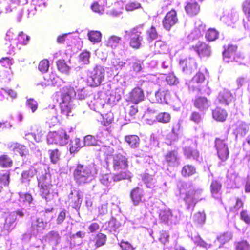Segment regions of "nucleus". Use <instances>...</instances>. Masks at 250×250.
<instances>
[{"label":"nucleus","instance_id":"f257e3e1","mask_svg":"<svg viewBox=\"0 0 250 250\" xmlns=\"http://www.w3.org/2000/svg\"><path fill=\"white\" fill-rule=\"evenodd\" d=\"M75 96V89L71 86H65L53 94V99L59 103L62 118L69 116L71 111L70 103Z\"/></svg>","mask_w":250,"mask_h":250},{"label":"nucleus","instance_id":"f03ea898","mask_svg":"<svg viewBox=\"0 0 250 250\" xmlns=\"http://www.w3.org/2000/svg\"><path fill=\"white\" fill-rule=\"evenodd\" d=\"M97 173L95 168L79 164L74 171V177L78 185H83L91 182Z\"/></svg>","mask_w":250,"mask_h":250},{"label":"nucleus","instance_id":"7ed1b4c3","mask_svg":"<svg viewBox=\"0 0 250 250\" xmlns=\"http://www.w3.org/2000/svg\"><path fill=\"white\" fill-rule=\"evenodd\" d=\"M46 175L42 177H38V187L40 189V195L46 201H50L57 195V192L53 189V186L47 181Z\"/></svg>","mask_w":250,"mask_h":250},{"label":"nucleus","instance_id":"20e7f679","mask_svg":"<svg viewBox=\"0 0 250 250\" xmlns=\"http://www.w3.org/2000/svg\"><path fill=\"white\" fill-rule=\"evenodd\" d=\"M184 186L188 188V191L185 193L184 200L187 205V209H189L191 207H194L198 201L202 199V194L203 192L202 189H195L189 183H185Z\"/></svg>","mask_w":250,"mask_h":250},{"label":"nucleus","instance_id":"39448f33","mask_svg":"<svg viewBox=\"0 0 250 250\" xmlns=\"http://www.w3.org/2000/svg\"><path fill=\"white\" fill-rule=\"evenodd\" d=\"M17 215L22 217L24 216V213L22 211L18 210L17 212L5 214L0 219V222L2 225L1 226V230L5 234L9 233L15 228Z\"/></svg>","mask_w":250,"mask_h":250},{"label":"nucleus","instance_id":"423d86ee","mask_svg":"<svg viewBox=\"0 0 250 250\" xmlns=\"http://www.w3.org/2000/svg\"><path fill=\"white\" fill-rule=\"evenodd\" d=\"M69 136L66 131L60 128L57 130L50 131L47 135V141L50 144H56L63 146L68 143Z\"/></svg>","mask_w":250,"mask_h":250},{"label":"nucleus","instance_id":"0eeeda50","mask_svg":"<svg viewBox=\"0 0 250 250\" xmlns=\"http://www.w3.org/2000/svg\"><path fill=\"white\" fill-rule=\"evenodd\" d=\"M105 70L100 65L96 66L91 71L88 82L91 87H97L101 85L104 80Z\"/></svg>","mask_w":250,"mask_h":250},{"label":"nucleus","instance_id":"6e6552de","mask_svg":"<svg viewBox=\"0 0 250 250\" xmlns=\"http://www.w3.org/2000/svg\"><path fill=\"white\" fill-rule=\"evenodd\" d=\"M205 76L203 73L198 72L188 83V89L192 91L202 93L204 91L207 85L205 82Z\"/></svg>","mask_w":250,"mask_h":250},{"label":"nucleus","instance_id":"1a4fd4ad","mask_svg":"<svg viewBox=\"0 0 250 250\" xmlns=\"http://www.w3.org/2000/svg\"><path fill=\"white\" fill-rule=\"evenodd\" d=\"M224 50L223 52V56L224 60L227 62H232L235 61L238 62L239 64L242 63L241 60L243 59L240 54L237 53V46L236 45L229 44L227 47L224 46Z\"/></svg>","mask_w":250,"mask_h":250},{"label":"nucleus","instance_id":"9d476101","mask_svg":"<svg viewBox=\"0 0 250 250\" xmlns=\"http://www.w3.org/2000/svg\"><path fill=\"white\" fill-rule=\"evenodd\" d=\"M125 35L129 40V45L134 49H139L141 46V42L143 40L142 32L138 30V27H134L129 30L125 31Z\"/></svg>","mask_w":250,"mask_h":250},{"label":"nucleus","instance_id":"9b49d317","mask_svg":"<svg viewBox=\"0 0 250 250\" xmlns=\"http://www.w3.org/2000/svg\"><path fill=\"white\" fill-rule=\"evenodd\" d=\"M191 48L200 58L209 57L211 53V47L204 41H199Z\"/></svg>","mask_w":250,"mask_h":250},{"label":"nucleus","instance_id":"f8f14e48","mask_svg":"<svg viewBox=\"0 0 250 250\" xmlns=\"http://www.w3.org/2000/svg\"><path fill=\"white\" fill-rule=\"evenodd\" d=\"M178 21L176 11L172 9L166 13L162 21L163 27L167 31H170L172 26Z\"/></svg>","mask_w":250,"mask_h":250},{"label":"nucleus","instance_id":"ddd939ff","mask_svg":"<svg viewBox=\"0 0 250 250\" xmlns=\"http://www.w3.org/2000/svg\"><path fill=\"white\" fill-rule=\"evenodd\" d=\"M145 93L143 89L139 86H136L128 93L127 101L137 104L145 100Z\"/></svg>","mask_w":250,"mask_h":250},{"label":"nucleus","instance_id":"4468645a","mask_svg":"<svg viewBox=\"0 0 250 250\" xmlns=\"http://www.w3.org/2000/svg\"><path fill=\"white\" fill-rule=\"evenodd\" d=\"M159 217L160 220L166 224H175L178 221L177 215H175L174 213H172L170 210L167 208L159 210Z\"/></svg>","mask_w":250,"mask_h":250},{"label":"nucleus","instance_id":"2eb2a0df","mask_svg":"<svg viewBox=\"0 0 250 250\" xmlns=\"http://www.w3.org/2000/svg\"><path fill=\"white\" fill-rule=\"evenodd\" d=\"M227 139V135L224 136L223 139L220 138L215 139V146L217 151L218 156H228L229 155V148L224 143L225 141Z\"/></svg>","mask_w":250,"mask_h":250},{"label":"nucleus","instance_id":"dca6fc26","mask_svg":"<svg viewBox=\"0 0 250 250\" xmlns=\"http://www.w3.org/2000/svg\"><path fill=\"white\" fill-rule=\"evenodd\" d=\"M232 99V95L230 92L228 90L224 89L220 91L216 97L215 101L216 104H222L228 106L231 102Z\"/></svg>","mask_w":250,"mask_h":250},{"label":"nucleus","instance_id":"f3484780","mask_svg":"<svg viewBox=\"0 0 250 250\" xmlns=\"http://www.w3.org/2000/svg\"><path fill=\"white\" fill-rule=\"evenodd\" d=\"M194 107L200 111L207 109L210 104V101L206 97L197 95L193 100Z\"/></svg>","mask_w":250,"mask_h":250},{"label":"nucleus","instance_id":"a211bd4d","mask_svg":"<svg viewBox=\"0 0 250 250\" xmlns=\"http://www.w3.org/2000/svg\"><path fill=\"white\" fill-rule=\"evenodd\" d=\"M9 150L11 154L17 156H25L28 153V150L26 147L18 143L11 144L9 147Z\"/></svg>","mask_w":250,"mask_h":250},{"label":"nucleus","instance_id":"6ab92c4d","mask_svg":"<svg viewBox=\"0 0 250 250\" xmlns=\"http://www.w3.org/2000/svg\"><path fill=\"white\" fill-rule=\"evenodd\" d=\"M144 190L138 187L133 189L130 193V198L134 205L137 206L142 202L144 198Z\"/></svg>","mask_w":250,"mask_h":250},{"label":"nucleus","instance_id":"aec40b11","mask_svg":"<svg viewBox=\"0 0 250 250\" xmlns=\"http://www.w3.org/2000/svg\"><path fill=\"white\" fill-rule=\"evenodd\" d=\"M185 10L189 16L193 17L198 15L200 11V6L196 1H191L186 3Z\"/></svg>","mask_w":250,"mask_h":250},{"label":"nucleus","instance_id":"412c9836","mask_svg":"<svg viewBox=\"0 0 250 250\" xmlns=\"http://www.w3.org/2000/svg\"><path fill=\"white\" fill-rule=\"evenodd\" d=\"M82 199L81 192L78 190H71L70 194L69 195V201L75 208L79 207L82 202Z\"/></svg>","mask_w":250,"mask_h":250},{"label":"nucleus","instance_id":"4be33fe9","mask_svg":"<svg viewBox=\"0 0 250 250\" xmlns=\"http://www.w3.org/2000/svg\"><path fill=\"white\" fill-rule=\"evenodd\" d=\"M45 239L52 246H56L60 243L61 236L58 231L51 230L47 233Z\"/></svg>","mask_w":250,"mask_h":250},{"label":"nucleus","instance_id":"5701e85b","mask_svg":"<svg viewBox=\"0 0 250 250\" xmlns=\"http://www.w3.org/2000/svg\"><path fill=\"white\" fill-rule=\"evenodd\" d=\"M227 117V111L218 105L212 111V117L218 122H224Z\"/></svg>","mask_w":250,"mask_h":250},{"label":"nucleus","instance_id":"b1692460","mask_svg":"<svg viewBox=\"0 0 250 250\" xmlns=\"http://www.w3.org/2000/svg\"><path fill=\"white\" fill-rule=\"evenodd\" d=\"M154 52L156 54H165L169 52V46L161 40L157 41L154 44Z\"/></svg>","mask_w":250,"mask_h":250},{"label":"nucleus","instance_id":"393cba45","mask_svg":"<svg viewBox=\"0 0 250 250\" xmlns=\"http://www.w3.org/2000/svg\"><path fill=\"white\" fill-rule=\"evenodd\" d=\"M179 64L183 72L189 71L191 72L194 68H196V64L193 60L190 59L180 60Z\"/></svg>","mask_w":250,"mask_h":250},{"label":"nucleus","instance_id":"a878e982","mask_svg":"<svg viewBox=\"0 0 250 250\" xmlns=\"http://www.w3.org/2000/svg\"><path fill=\"white\" fill-rule=\"evenodd\" d=\"M113 167L115 170H124L127 166L126 157H113Z\"/></svg>","mask_w":250,"mask_h":250},{"label":"nucleus","instance_id":"bb28decb","mask_svg":"<svg viewBox=\"0 0 250 250\" xmlns=\"http://www.w3.org/2000/svg\"><path fill=\"white\" fill-rule=\"evenodd\" d=\"M222 185L218 180H213L210 185V190L212 196L215 199H219L221 195Z\"/></svg>","mask_w":250,"mask_h":250},{"label":"nucleus","instance_id":"cd10ccee","mask_svg":"<svg viewBox=\"0 0 250 250\" xmlns=\"http://www.w3.org/2000/svg\"><path fill=\"white\" fill-rule=\"evenodd\" d=\"M93 150L97 152L96 154L104 156H110L112 155L113 152V148L106 146H98L94 148Z\"/></svg>","mask_w":250,"mask_h":250},{"label":"nucleus","instance_id":"c85d7f7f","mask_svg":"<svg viewBox=\"0 0 250 250\" xmlns=\"http://www.w3.org/2000/svg\"><path fill=\"white\" fill-rule=\"evenodd\" d=\"M125 140L132 148H136L140 144V138L136 135H127L125 136Z\"/></svg>","mask_w":250,"mask_h":250},{"label":"nucleus","instance_id":"c756f323","mask_svg":"<svg viewBox=\"0 0 250 250\" xmlns=\"http://www.w3.org/2000/svg\"><path fill=\"white\" fill-rule=\"evenodd\" d=\"M106 240V235L102 233H98L95 236V243L91 250H95L98 247L104 246L105 245Z\"/></svg>","mask_w":250,"mask_h":250},{"label":"nucleus","instance_id":"7c9ffc66","mask_svg":"<svg viewBox=\"0 0 250 250\" xmlns=\"http://www.w3.org/2000/svg\"><path fill=\"white\" fill-rule=\"evenodd\" d=\"M36 170L34 167H31L28 170L23 171L21 174V181L22 183L29 184L30 179L35 175Z\"/></svg>","mask_w":250,"mask_h":250},{"label":"nucleus","instance_id":"2f4dec72","mask_svg":"<svg viewBox=\"0 0 250 250\" xmlns=\"http://www.w3.org/2000/svg\"><path fill=\"white\" fill-rule=\"evenodd\" d=\"M105 229L109 232L112 233L115 232L119 228L120 223L116 219L112 218L111 219L104 225Z\"/></svg>","mask_w":250,"mask_h":250},{"label":"nucleus","instance_id":"473e14b6","mask_svg":"<svg viewBox=\"0 0 250 250\" xmlns=\"http://www.w3.org/2000/svg\"><path fill=\"white\" fill-rule=\"evenodd\" d=\"M171 115L168 112H162L158 113L155 116L156 120L159 123L167 124L170 122Z\"/></svg>","mask_w":250,"mask_h":250},{"label":"nucleus","instance_id":"72a5a7b5","mask_svg":"<svg viewBox=\"0 0 250 250\" xmlns=\"http://www.w3.org/2000/svg\"><path fill=\"white\" fill-rule=\"evenodd\" d=\"M219 32L215 28L208 29L205 33V38L208 42H213L219 38Z\"/></svg>","mask_w":250,"mask_h":250},{"label":"nucleus","instance_id":"f704fd0d","mask_svg":"<svg viewBox=\"0 0 250 250\" xmlns=\"http://www.w3.org/2000/svg\"><path fill=\"white\" fill-rule=\"evenodd\" d=\"M132 177L131 173L127 171H121L119 173L113 174V181L118 182L123 179H130Z\"/></svg>","mask_w":250,"mask_h":250},{"label":"nucleus","instance_id":"c9c22d12","mask_svg":"<svg viewBox=\"0 0 250 250\" xmlns=\"http://www.w3.org/2000/svg\"><path fill=\"white\" fill-rule=\"evenodd\" d=\"M121 41V37L113 35L109 37L108 39L105 41V44L107 47L114 48L118 45Z\"/></svg>","mask_w":250,"mask_h":250},{"label":"nucleus","instance_id":"e433bc0d","mask_svg":"<svg viewBox=\"0 0 250 250\" xmlns=\"http://www.w3.org/2000/svg\"><path fill=\"white\" fill-rule=\"evenodd\" d=\"M88 39L94 43L99 42L101 41L102 34L98 31H90L87 33Z\"/></svg>","mask_w":250,"mask_h":250},{"label":"nucleus","instance_id":"4c0bfd02","mask_svg":"<svg viewBox=\"0 0 250 250\" xmlns=\"http://www.w3.org/2000/svg\"><path fill=\"white\" fill-rule=\"evenodd\" d=\"M142 180L146 186L148 188H151L156 182L154 176L148 173H144L142 177Z\"/></svg>","mask_w":250,"mask_h":250},{"label":"nucleus","instance_id":"58836bf2","mask_svg":"<svg viewBox=\"0 0 250 250\" xmlns=\"http://www.w3.org/2000/svg\"><path fill=\"white\" fill-rule=\"evenodd\" d=\"M206 215L204 211L198 212L193 216V222L198 226H202L205 222Z\"/></svg>","mask_w":250,"mask_h":250},{"label":"nucleus","instance_id":"ea45409f","mask_svg":"<svg viewBox=\"0 0 250 250\" xmlns=\"http://www.w3.org/2000/svg\"><path fill=\"white\" fill-rule=\"evenodd\" d=\"M57 68L59 71L66 74H69L70 67L63 60H59L56 62Z\"/></svg>","mask_w":250,"mask_h":250},{"label":"nucleus","instance_id":"a19ab883","mask_svg":"<svg viewBox=\"0 0 250 250\" xmlns=\"http://www.w3.org/2000/svg\"><path fill=\"white\" fill-rule=\"evenodd\" d=\"M181 124L179 121L174 122L172 124L171 133L173 135V139L177 140L180 133Z\"/></svg>","mask_w":250,"mask_h":250},{"label":"nucleus","instance_id":"79ce46f5","mask_svg":"<svg viewBox=\"0 0 250 250\" xmlns=\"http://www.w3.org/2000/svg\"><path fill=\"white\" fill-rule=\"evenodd\" d=\"M20 2V0H9L5 8V12L9 13L15 10Z\"/></svg>","mask_w":250,"mask_h":250},{"label":"nucleus","instance_id":"37998d69","mask_svg":"<svg viewBox=\"0 0 250 250\" xmlns=\"http://www.w3.org/2000/svg\"><path fill=\"white\" fill-rule=\"evenodd\" d=\"M69 217V213L65 209L60 211L56 219V223L58 225L62 224Z\"/></svg>","mask_w":250,"mask_h":250},{"label":"nucleus","instance_id":"c03bdc74","mask_svg":"<svg viewBox=\"0 0 250 250\" xmlns=\"http://www.w3.org/2000/svg\"><path fill=\"white\" fill-rule=\"evenodd\" d=\"M142 8L141 4L135 1H130L125 5V9L127 11H132Z\"/></svg>","mask_w":250,"mask_h":250},{"label":"nucleus","instance_id":"a18cd8bd","mask_svg":"<svg viewBox=\"0 0 250 250\" xmlns=\"http://www.w3.org/2000/svg\"><path fill=\"white\" fill-rule=\"evenodd\" d=\"M101 183L107 187L111 186L113 182V174H105L101 176L100 178Z\"/></svg>","mask_w":250,"mask_h":250},{"label":"nucleus","instance_id":"49530a36","mask_svg":"<svg viewBox=\"0 0 250 250\" xmlns=\"http://www.w3.org/2000/svg\"><path fill=\"white\" fill-rule=\"evenodd\" d=\"M146 35L147 40L152 41L158 38V33L156 28L153 26H151V27L147 30Z\"/></svg>","mask_w":250,"mask_h":250},{"label":"nucleus","instance_id":"de8ad7c7","mask_svg":"<svg viewBox=\"0 0 250 250\" xmlns=\"http://www.w3.org/2000/svg\"><path fill=\"white\" fill-rule=\"evenodd\" d=\"M9 183V174L6 172L0 174V192L2 191L3 186L8 185Z\"/></svg>","mask_w":250,"mask_h":250},{"label":"nucleus","instance_id":"09e8293b","mask_svg":"<svg viewBox=\"0 0 250 250\" xmlns=\"http://www.w3.org/2000/svg\"><path fill=\"white\" fill-rule=\"evenodd\" d=\"M195 172V168L191 165L185 166L182 170V174L185 177H188L193 175Z\"/></svg>","mask_w":250,"mask_h":250},{"label":"nucleus","instance_id":"8fccbe9b","mask_svg":"<svg viewBox=\"0 0 250 250\" xmlns=\"http://www.w3.org/2000/svg\"><path fill=\"white\" fill-rule=\"evenodd\" d=\"M242 10L248 21H250V0H246L243 2Z\"/></svg>","mask_w":250,"mask_h":250},{"label":"nucleus","instance_id":"3c124183","mask_svg":"<svg viewBox=\"0 0 250 250\" xmlns=\"http://www.w3.org/2000/svg\"><path fill=\"white\" fill-rule=\"evenodd\" d=\"M44 224L42 219L37 218L32 222V227L36 229L37 232L41 230L43 228Z\"/></svg>","mask_w":250,"mask_h":250},{"label":"nucleus","instance_id":"603ef678","mask_svg":"<svg viewBox=\"0 0 250 250\" xmlns=\"http://www.w3.org/2000/svg\"><path fill=\"white\" fill-rule=\"evenodd\" d=\"M90 57V53L88 51H83L79 56L80 61L85 64H89Z\"/></svg>","mask_w":250,"mask_h":250},{"label":"nucleus","instance_id":"864d4df0","mask_svg":"<svg viewBox=\"0 0 250 250\" xmlns=\"http://www.w3.org/2000/svg\"><path fill=\"white\" fill-rule=\"evenodd\" d=\"M49 63L47 59H43L39 63L38 69L43 73L46 72L49 69Z\"/></svg>","mask_w":250,"mask_h":250},{"label":"nucleus","instance_id":"5fc2aeb1","mask_svg":"<svg viewBox=\"0 0 250 250\" xmlns=\"http://www.w3.org/2000/svg\"><path fill=\"white\" fill-rule=\"evenodd\" d=\"M113 120V115L111 112L107 113L103 116V120L101 121L102 124L104 126L109 125Z\"/></svg>","mask_w":250,"mask_h":250},{"label":"nucleus","instance_id":"6e6d98bb","mask_svg":"<svg viewBox=\"0 0 250 250\" xmlns=\"http://www.w3.org/2000/svg\"><path fill=\"white\" fill-rule=\"evenodd\" d=\"M17 39L19 44L26 45L29 40V37L23 32H21L18 34Z\"/></svg>","mask_w":250,"mask_h":250},{"label":"nucleus","instance_id":"4d7b16f0","mask_svg":"<svg viewBox=\"0 0 250 250\" xmlns=\"http://www.w3.org/2000/svg\"><path fill=\"white\" fill-rule=\"evenodd\" d=\"M98 215L103 216L106 214L108 212V203L106 201H104L99 206Z\"/></svg>","mask_w":250,"mask_h":250},{"label":"nucleus","instance_id":"13d9d810","mask_svg":"<svg viewBox=\"0 0 250 250\" xmlns=\"http://www.w3.org/2000/svg\"><path fill=\"white\" fill-rule=\"evenodd\" d=\"M166 93L160 89L155 93V100L157 103H163L165 101Z\"/></svg>","mask_w":250,"mask_h":250},{"label":"nucleus","instance_id":"bf43d9fd","mask_svg":"<svg viewBox=\"0 0 250 250\" xmlns=\"http://www.w3.org/2000/svg\"><path fill=\"white\" fill-rule=\"evenodd\" d=\"M26 105L31 108L32 112H34L38 108V103L34 99L30 98L27 100Z\"/></svg>","mask_w":250,"mask_h":250},{"label":"nucleus","instance_id":"052dcab7","mask_svg":"<svg viewBox=\"0 0 250 250\" xmlns=\"http://www.w3.org/2000/svg\"><path fill=\"white\" fill-rule=\"evenodd\" d=\"M20 201L26 202L30 204L32 203L33 198L32 195L29 193H20L19 194Z\"/></svg>","mask_w":250,"mask_h":250},{"label":"nucleus","instance_id":"680f3d73","mask_svg":"<svg viewBox=\"0 0 250 250\" xmlns=\"http://www.w3.org/2000/svg\"><path fill=\"white\" fill-rule=\"evenodd\" d=\"M249 125L245 123H242L241 124H240L238 128L239 132L241 135H246L249 131Z\"/></svg>","mask_w":250,"mask_h":250},{"label":"nucleus","instance_id":"e2e57ef3","mask_svg":"<svg viewBox=\"0 0 250 250\" xmlns=\"http://www.w3.org/2000/svg\"><path fill=\"white\" fill-rule=\"evenodd\" d=\"M12 165V161L9 157H0V166L3 167H10Z\"/></svg>","mask_w":250,"mask_h":250},{"label":"nucleus","instance_id":"0e129e2a","mask_svg":"<svg viewBox=\"0 0 250 250\" xmlns=\"http://www.w3.org/2000/svg\"><path fill=\"white\" fill-rule=\"evenodd\" d=\"M166 80L169 85H174L178 83V80L173 73H169L166 77Z\"/></svg>","mask_w":250,"mask_h":250},{"label":"nucleus","instance_id":"69168bd1","mask_svg":"<svg viewBox=\"0 0 250 250\" xmlns=\"http://www.w3.org/2000/svg\"><path fill=\"white\" fill-rule=\"evenodd\" d=\"M190 119L196 124H199L202 121V117L199 112L194 111L191 113Z\"/></svg>","mask_w":250,"mask_h":250},{"label":"nucleus","instance_id":"338daca9","mask_svg":"<svg viewBox=\"0 0 250 250\" xmlns=\"http://www.w3.org/2000/svg\"><path fill=\"white\" fill-rule=\"evenodd\" d=\"M240 217L246 223H250V212L245 210H243L240 213Z\"/></svg>","mask_w":250,"mask_h":250},{"label":"nucleus","instance_id":"774afa93","mask_svg":"<svg viewBox=\"0 0 250 250\" xmlns=\"http://www.w3.org/2000/svg\"><path fill=\"white\" fill-rule=\"evenodd\" d=\"M237 250H250V246L246 241L239 242L237 246Z\"/></svg>","mask_w":250,"mask_h":250}]
</instances>
